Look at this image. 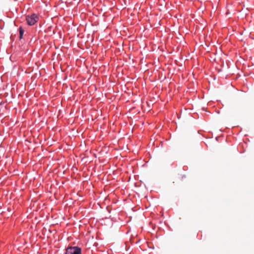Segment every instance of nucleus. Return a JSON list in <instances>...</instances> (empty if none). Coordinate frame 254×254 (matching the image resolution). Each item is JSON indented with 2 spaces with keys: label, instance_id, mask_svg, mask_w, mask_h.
Here are the masks:
<instances>
[{
  "label": "nucleus",
  "instance_id": "f03ea898",
  "mask_svg": "<svg viewBox=\"0 0 254 254\" xmlns=\"http://www.w3.org/2000/svg\"><path fill=\"white\" fill-rule=\"evenodd\" d=\"M38 17L35 14L28 15L26 17V20L29 25H34L38 20Z\"/></svg>",
  "mask_w": 254,
  "mask_h": 254
},
{
  "label": "nucleus",
  "instance_id": "423d86ee",
  "mask_svg": "<svg viewBox=\"0 0 254 254\" xmlns=\"http://www.w3.org/2000/svg\"><path fill=\"white\" fill-rule=\"evenodd\" d=\"M139 242V241H137V242H135V244H137Z\"/></svg>",
  "mask_w": 254,
  "mask_h": 254
},
{
  "label": "nucleus",
  "instance_id": "f257e3e1",
  "mask_svg": "<svg viewBox=\"0 0 254 254\" xmlns=\"http://www.w3.org/2000/svg\"><path fill=\"white\" fill-rule=\"evenodd\" d=\"M65 254H81V249L76 246H69L66 249Z\"/></svg>",
  "mask_w": 254,
  "mask_h": 254
},
{
  "label": "nucleus",
  "instance_id": "39448f33",
  "mask_svg": "<svg viewBox=\"0 0 254 254\" xmlns=\"http://www.w3.org/2000/svg\"><path fill=\"white\" fill-rule=\"evenodd\" d=\"M137 236V235L135 233H134L133 235H131L132 237H136Z\"/></svg>",
  "mask_w": 254,
  "mask_h": 254
},
{
  "label": "nucleus",
  "instance_id": "20e7f679",
  "mask_svg": "<svg viewBox=\"0 0 254 254\" xmlns=\"http://www.w3.org/2000/svg\"><path fill=\"white\" fill-rule=\"evenodd\" d=\"M177 135H178V137L180 138H181L182 136V133L179 130L178 131Z\"/></svg>",
  "mask_w": 254,
  "mask_h": 254
},
{
  "label": "nucleus",
  "instance_id": "7ed1b4c3",
  "mask_svg": "<svg viewBox=\"0 0 254 254\" xmlns=\"http://www.w3.org/2000/svg\"><path fill=\"white\" fill-rule=\"evenodd\" d=\"M24 34V30L21 28H19V38L20 39H21L22 38L23 35Z\"/></svg>",
  "mask_w": 254,
  "mask_h": 254
}]
</instances>
